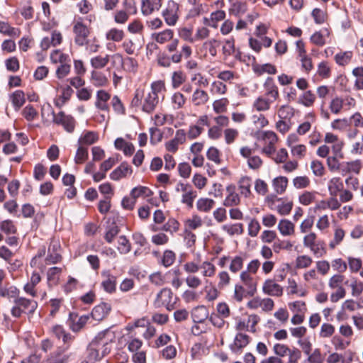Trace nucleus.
Returning <instances> with one entry per match:
<instances>
[{
  "label": "nucleus",
  "mask_w": 363,
  "mask_h": 363,
  "mask_svg": "<svg viewBox=\"0 0 363 363\" xmlns=\"http://www.w3.org/2000/svg\"><path fill=\"white\" fill-rule=\"evenodd\" d=\"M174 32L170 28H166L160 32H155L152 33L151 39L153 40L152 43H148L146 45L147 53L148 52H152L154 50H158L159 45H164L170 43L175 38Z\"/></svg>",
  "instance_id": "9b49d317"
},
{
  "label": "nucleus",
  "mask_w": 363,
  "mask_h": 363,
  "mask_svg": "<svg viewBox=\"0 0 363 363\" xmlns=\"http://www.w3.org/2000/svg\"><path fill=\"white\" fill-rule=\"evenodd\" d=\"M229 100L227 98H220L213 102V110L216 114H223L227 111L229 105Z\"/></svg>",
  "instance_id": "338daca9"
},
{
  "label": "nucleus",
  "mask_w": 363,
  "mask_h": 363,
  "mask_svg": "<svg viewBox=\"0 0 363 363\" xmlns=\"http://www.w3.org/2000/svg\"><path fill=\"white\" fill-rule=\"evenodd\" d=\"M250 340L251 337L248 335L238 333L236 334L233 344L230 345V348L233 353L240 354L242 350L249 345Z\"/></svg>",
  "instance_id": "a211bd4d"
},
{
  "label": "nucleus",
  "mask_w": 363,
  "mask_h": 363,
  "mask_svg": "<svg viewBox=\"0 0 363 363\" xmlns=\"http://www.w3.org/2000/svg\"><path fill=\"white\" fill-rule=\"evenodd\" d=\"M112 59H118L122 63L123 69L128 72L135 73L137 72L138 63V61L131 57L123 58L122 55L116 53L112 55Z\"/></svg>",
  "instance_id": "c85d7f7f"
},
{
  "label": "nucleus",
  "mask_w": 363,
  "mask_h": 363,
  "mask_svg": "<svg viewBox=\"0 0 363 363\" xmlns=\"http://www.w3.org/2000/svg\"><path fill=\"white\" fill-rule=\"evenodd\" d=\"M165 91V85L162 81H156L151 84L150 91L143 92L142 111L147 113L153 112L159 104L160 94Z\"/></svg>",
  "instance_id": "7ed1b4c3"
},
{
  "label": "nucleus",
  "mask_w": 363,
  "mask_h": 363,
  "mask_svg": "<svg viewBox=\"0 0 363 363\" xmlns=\"http://www.w3.org/2000/svg\"><path fill=\"white\" fill-rule=\"evenodd\" d=\"M72 32L74 43L79 47H83L91 33V28L85 23L82 17H79L72 23Z\"/></svg>",
  "instance_id": "0eeeda50"
},
{
  "label": "nucleus",
  "mask_w": 363,
  "mask_h": 363,
  "mask_svg": "<svg viewBox=\"0 0 363 363\" xmlns=\"http://www.w3.org/2000/svg\"><path fill=\"white\" fill-rule=\"evenodd\" d=\"M316 101V96L312 90L303 91L299 96L297 103L305 107H312Z\"/></svg>",
  "instance_id": "79ce46f5"
},
{
  "label": "nucleus",
  "mask_w": 363,
  "mask_h": 363,
  "mask_svg": "<svg viewBox=\"0 0 363 363\" xmlns=\"http://www.w3.org/2000/svg\"><path fill=\"white\" fill-rule=\"evenodd\" d=\"M300 62L301 69L306 74H309L314 68L312 57L308 54L297 57Z\"/></svg>",
  "instance_id": "13d9d810"
},
{
  "label": "nucleus",
  "mask_w": 363,
  "mask_h": 363,
  "mask_svg": "<svg viewBox=\"0 0 363 363\" xmlns=\"http://www.w3.org/2000/svg\"><path fill=\"white\" fill-rule=\"evenodd\" d=\"M352 74L356 78L354 89L357 91L363 90V66L354 67Z\"/></svg>",
  "instance_id": "774afa93"
},
{
  "label": "nucleus",
  "mask_w": 363,
  "mask_h": 363,
  "mask_svg": "<svg viewBox=\"0 0 363 363\" xmlns=\"http://www.w3.org/2000/svg\"><path fill=\"white\" fill-rule=\"evenodd\" d=\"M240 280L245 287L249 289V291L257 293L259 278L254 274L242 271L240 274Z\"/></svg>",
  "instance_id": "393cba45"
},
{
  "label": "nucleus",
  "mask_w": 363,
  "mask_h": 363,
  "mask_svg": "<svg viewBox=\"0 0 363 363\" xmlns=\"http://www.w3.org/2000/svg\"><path fill=\"white\" fill-rule=\"evenodd\" d=\"M353 57L354 53L352 51L340 50L334 56V61L339 67H345L351 63Z\"/></svg>",
  "instance_id": "e433bc0d"
},
{
  "label": "nucleus",
  "mask_w": 363,
  "mask_h": 363,
  "mask_svg": "<svg viewBox=\"0 0 363 363\" xmlns=\"http://www.w3.org/2000/svg\"><path fill=\"white\" fill-rule=\"evenodd\" d=\"M181 8V4L176 1L167 0L161 13L167 26H174L177 25L180 18Z\"/></svg>",
  "instance_id": "6e6552de"
},
{
  "label": "nucleus",
  "mask_w": 363,
  "mask_h": 363,
  "mask_svg": "<svg viewBox=\"0 0 363 363\" xmlns=\"http://www.w3.org/2000/svg\"><path fill=\"white\" fill-rule=\"evenodd\" d=\"M274 279H266L262 285L263 293L272 296H281L283 295V288Z\"/></svg>",
  "instance_id": "5701e85b"
},
{
  "label": "nucleus",
  "mask_w": 363,
  "mask_h": 363,
  "mask_svg": "<svg viewBox=\"0 0 363 363\" xmlns=\"http://www.w3.org/2000/svg\"><path fill=\"white\" fill-rule=\"evenodd\" d=\"M111 310V307L108 303H101L92 309L91 315L94 320L101 321L106 318Z\"/></svg>",
  "instance_id": "2f4dec72"
},
{
  "label": "nucleus",
  "mask_w": 363,
  "mask_h": 363,
  "mask_svg": "<svg viewBox=\"0 0 363 363\" xmlns=\"http://www.w3.org/2000/svg\"><path fill=\"white\" fill-rule=\"evenodd\" d=\"M331 343L336 350H345L351 345L350 340H346L339 335L332 337Z\"/></svg>",
  "instance_id": "0e129e2a"
},
{
  "label": "nucleus",
  "mask_w": 363,
  "mask_h": 363,
  "mask_svg": "<svg viewBox=\"0 0 363 363\" xmlns=\"http://www.w3.org/2000/svg\"><path fill=\"white\" fill-rule=\"evenodd\" d=\"M288 182V178L284 176L274 178L272 180V186L276 193L278 194H284L286 190Z\"/></svg>",
  "instance_id": "5fc2aeb1"
},
{
  "label": "nucleus",
  "mask_w": 363,
  "mask_h": 363,
  "mask_svg": "<svg viewBox=\"0 0 363 363\" xmlns=\"http://www.w3.org/2000/svg\"><path fill=\"white\" fill-rule=\"evenodd\" d=\"M152 194H154V193L149 187L138 186L131 190L130 196L135 199L140 197L146 199L147 197H150Z\"/></svg>",
  "instance_id": "4d7b16f0"
},
{
  "label": "nucleus",
  "mask_w": 363,
  "mask_h": 363,
  "mask_svg": "<svg viewBox=\"0 0 363 363\" xmlns=\"http://www.w3.org/2000/svg\"><path fill=\"white\" fill-rule=\"evenodd\" d=\"M273 250L275 253L279 254L281 250L291 251L294 247V243L288 240H277L274 242Z\"/></svg>",
  "instance_id": "69168bd1"
},
{
  "label": "nucleus",
  "mask_w": 363,
  "mask_h": 363,
  "mask_svg": "<svg viewBox=\"0 0 363 363\" xmlns=\"http://www.w3.org/2000/svg\"><path fill=\"white\" fill-rule=\"evenodd\" d=\"M330 35V31L328 29L315 32L310 38V41L312 44L323 47L326 44V36Z\"/></svg>",
  "instance_id": "49530a36"
},
{
  "label": "nucleus",
  "mask_w": 363,
  "mask_h": 363,
  "mask_svg": "<svg viewBox=\"0 0 363 363\" xmlns=\"http://www.w3.org/2000/svg\"><path fill=\"white\" fill-rule=\"evenodd\" d=\"M256 293L249 291V289L245 287L242 284H236L234 287V293L233 298L235 301L238 303L242 301L245 298L247 297H253Z\"/></svg>",
  "instance_id": "c9c22d12"
},
{
  "label": "nucleus",
  "mask_w": 363,
  "mask_h": 363,
  "mask_svg": "<svg viewBox=\"0 0 363 363\" xmlns=\"http://www.w3.org/2000/svg\"><path fill=\"white\" fill-rule=\"evenodd\" d=\"M42 277L37 271H33L29 281L23 286V291L26 294L35 298L38 296L36 286L41 281Z\"/></svg>",
  "instance_id": "4be33fe9"
},
{
  "label": "nucleus",
  "mask_w": 363,
  "mask_h": 363,
  "mask_svg": "<svg viewBox=\"0 0 363 363\" xmlns=\"http://www.w3.org/2000/svg\"><path fill=\"white\" fill-rule=\"evenodd\" d=\"M180 228L179 222L174 218H169L162 226H161L162 231L167 232L171 235L177 233Z\"/></svg>",
  "instance_id": "680f3d73"
},
{
  "label": "nucleus",
  "mask_w": 363,
  "mask_h": 363,
  "mask_svg": "<svg viewBox=\"0 0 363 363\" xmlns=\"http://www.w3.org/2000/svg\"><path fill=\"white\" fill-rule=\"evenodd\" d=\"M209 99V95L206 91L196 88L190 98V101L194 106L201 107L206 105Z\"/></svg>",
  "instance_id": "bb28decb"
},
{
  "label": "nucleus",
  "mask_w": 363,
  "mask_h": 363,
  "mask_svg": "<svg viewBox=\"0 0 363 363\" xmlns=\"http://www.w3.org/2000/svg\"><path fill=\"white\" fill-rule=\"evenodd\" d=\"M228 91V87L225 84L220 80L213 81L210 86V93L213 96L225 95Z\"/></svg>",
  "instance_id": "e2e57ef3"
},
{
  "label": "nucleus",
  "mask_w": 363,
  "mask_h": 363,
  "mask_svg": "<svg viewBox=\"0 0 363 363\" xmlns=\"http://www.w3.org/2000/svg\"><path fill=\"white\" fill-rule=\"evenodd\" d=\"M102 281L101 286L102 289L108 294H113L116 291L117 277L112 274L109 270L101 272Z\"/></svg>",
  "instance_id": "6ab92c4d"
},
{
  "label": "nucleus",
  "mask_w": 363,
  "mask_h": 363,
  "mask_svg": "<svg viewBox=\"0 0 363 363\" xmlns=\"http://www.w3.org/2000/svg\"><path fill=\"white\" fill-rule=\"evenodd\" d=\"M247 57L248 60L251 62L253 72L257 76L259 77L265 73L269 74H275L277 72L275 65L271 63L260 65L257 62V59L255 56L247 55Z\"/></svg>",
  "instance_id": "2eb2a0df"
},
{
  "label": "nucleus",
  "mask_w": 363,
  "mask_h": 363,
  "mask_svg": "<svg viewBox=\"0 0 363 363\" xmlns=\"http://www.w3.org/2000/svg\"><path fill=\"white\" fill-rule=\"evenodd\" d=\"M112 55L106 54L104 55H97L90 60V64L94 70H99L104 68L108 64Z\"/></svg>",
  "instance_id": "58836bf2"
},
{
  "label": "nucleus",
  "mask_w": 363,
  "mask_h": 363,
  "mask_svg": "<svg viewBox=\"0 0 363 363\" xmlns=\"http://www.w3.org/2000/svg\"><path fill=\"white\" fill-rule=\"evenodd\" d=\"M341 206L339 200L335 197H329L327 199L317 201L313 208L314 212L322 211L325 210L336 211Z\"/></svg>",
  "instance_id": "aec40b11"
},
{
  "label": "nucleus",
  "mask_w": 363,
  "mask_h": 363,
  "mask_svg": "<svg viewBox=\"0 0 363 363\" xmlns=\"http://www.w3.org/2000/svg\"><path fill=\"white\" fill-rule=\"evenodd\" d=\"M316 74L323 79H328L332 76V67L328 61L322 60L317 65Z\"/></svg>",
  "instance_id": "c03bdc74"
},
{
  "label": "nucleus",
  "mask_w": 363,
  "mask_h": 363,
  "mask_svg": "<svg viewBox=\"0 0 363 363\" xmlns=\"http://www.w3.org/2000/svg\"><path fill=\"white\" fill-rule=\"evenodd\" d=\"M178 298L174 296L172 290L169 287H164L157 294L153 301L155 308H165L171 311L176 308Z\"/></svg>",
  "instance_id": "20e7f679"
},
{
  "label": "nucleus",
  "mask_w": 363,
  "mask_h": 363,
  "mask_svg": "<svg viewBox=\"0 0 363 363\" xmlns=\"http://www.w3.org/2000/svg\"><path fill=\"white\" fill-rule=\"evenodd\" d=\"M328 188L330 196L336 198L339 192L344 188V184L340 177H333L328 182Z\"/></svg>",
  "instance_id": "de8ad7c7"
},
{
  "label": "nucleus",
  "mask_w": 363,
  "mask_h": 363,
  "mask_svg": "<svg viewBox=\"0 0 363 363\" xmlns=\"http://www.w3.org/2000/svg\"><path fill=\"white\" fill-rule=\"evenodd\" d=\"M38 306V303L35 299L19 296L13 301L11 314L17 319H20L23 316L30 317L35 313Z\"/></svg>",
  "instance_id": "f03ea898"
},
{
  "label": "nucleus",
  "mask_w": 363,
  "mask_h": 363,
  "mask_svg": "<svg viewBox=\"0 0 363 363\" xmlns=\"http://www.w3.org/2000/svg\"><path fill=\"white\" fill-rule=\"evenodd\" d=\"M272 351L275 357L279 359L288 357V361L285 363H298L301 358V351L295 347H289L284 343H275L272 347Z\"/></svg>",
  "instance_id": "423d86ee"
},
{
  "label": "nucleus",
  "mask_w": 363,
  "mask_h": 363,
  "mask_svg": "<svg viewBox=\"0 0 363 363\" xmlns=\"http://www.w3.org/2000/svg\"><path fill=\"white\" fill-rule=\"evenodd\" d=\"M62 247L59 240L52 238L50 240L45 262L47 265H53L62 261Z\"/></svg>",
  "instance_id": "f8f14e48"
},
{
  "label": "nucleus",
  "mask_w": 363,
  "mask_h": 363,
  "mask_svg": "<svg viewBox=\"0 0 363 363\" xmlns=\"http://www.w3.org/2000/svg\"><path fill=\"white\" fill-rule=\"evenodd\" d=\"M50 60L53 64H65L71 62L69 56L60 50H55L50 53Z\"/></svg>",
  "instance_id": "6e6d98bb"
},
{
  "label": "nucleus",
  "mask_w": 363,
  "mask_h": 363,
  "mask_svg": "<svg viewBox=\"0 0 363 363\" xmlns=\"http://www.w3.org/2000/svg\"><path fill=\"white\" fill-rule=\"evenodd\" d=\"M324 141L326 143L333 144V151L336 155L338 152H341L342 148L344 145L343 141L342 140H340L337 135H335L334 133H327L325 134Z\"/></svg>",
  "instance_id": "37998d69"
},
{
  "label": "nucleus",
  "mask_w": 363,
  "mask_h": 363,
  "mask_svg": "<svg viewBox=\"0 0 363 363\" xmlns=\"http://www.w3.org/2000/svg\"><path fill=\"white\" fill-rule=\"evenodd\" d=\"M318 193L315 191H304L298 196V201L303 206L315 203Z\"/></svg>",
  "instance_id": "09e8293b"
},
{
  "label": "nucleus",
  "mask_w": 363,
  "mask_h": 363,
  "mask_svg": "<svg viewBox=\"0 0 363 363\" xmlns=\"http://www.w3.org/2000/svg\"><path fill=\"white\" fill-rule=\"evenodd\" d=\"M183 192L182 195V203L185 204L189 208L193 207L194 201L197 197V192L189 184L179 183L178 184Z\"/></svg>",
  "instance_id": "f3484780"
},
{
  "label": "nucleus",
  "mask_w": 363,
  "mask_h": 363,
  "mask_svg": "<svg viewBox=\"0 0 363 363\" xmlns=\"http://www.w3.org/2000/svg\"><path fill=\"white\" fill-rule=\"evenodd\" d=\"M19 289L9 282H6L4 286L0 287V297L15 300L20 295Z\"/></svg>",
  "instance_id": "473e14b6"
},
{
  "label": "nucleus",
  "mask_w": 363,
  "mask_h": 363,
  "mask_svg": "<svg viewBox=\"0 0 363 363\" xmlns=\"http://www.w3.org/2000/svg\"><path fill=\"white\" fill-rule=\"evenodd\" d=\"M90 82L95 87H106L109 84V80L106 74L99 70H92L90 75Z\"/></svg>",
  "instance_id": "7c9ffc66"
},
{
  "label": "nucleus",
  "mask_w": 363,
  "mask_h": 363,
  "mask_svg": "<svg viewBox=\"0 0 363 363\" xmlns=\"http://www.w3.org/2000/svg\"><path fill=\"white\" fill-rule=\"evenodd\" d=\"M278 230L282 235L290 236L295 233V225L287 219H281L278 224Z\"/></svg>",
  "instance_id": "603ef678"
},
{
  "label": "nucleus",
  "mask_w": 363,
  "mask_h": 363,
  "mask_svg": "<svg viewBox=\"0 0 363 363\" xmlns=\"http://www.w3.org/2000/svg\"><path fill=\"white\" fill-rule=\"evenodd\" d=\"M263 87L264 89L263 96L272 99L274 101H276L279 98V88L272 77H267L266 79Z\"/></svg>",
  "instance_id": "cd10ccee"
},
{
  "label": "nucleus",
  "mask_w": 363,
  "mask_h": 363,
  "mask_svg": "<svg viewBox=\"0 0 363 363\" xmlns=\"http://www.w3.org/2000/svg\"><path fill=\"white\" fill-rule=\"evenodd\" d=\"M101 340H93L89 345L88 358L90 361H99L105 355V352H101Z\"/></svg>",
  "instance_id": "b1692460"
},
{
  "label": "nucleus",
  "mask_w": 363,
  "mask_h": 363,
  "mask_svg": "<svg viewBox=\"0 0 363 363\" xmlns=\"http://www.w3.org/2000/svg\"><path fill=\"white\" fill-rule=\"evenodd\" d=\"M111 99V95L108 91L104 89H99L96 94L95 107L100 111L108 113L110 106L108 102Z\"/></svg>",
  "instance_id": "412c9836"
},
{
  "label": "nucleus",
  "mask_w": 363,
  "mask_h": 363,
  "mask_svg": "<svg viewBox=\"0 0 363 363\" xmlns=\"http://www.w3.org/2000/svg\"><path fill=\"white\" fill-rule=\"evenodd\" d=\"M99 134L96 132L86 130L83 133L78 140V144L83 146H89L99 140Z\"/></svg>",
  "instance_id": "a19ab883"
},
{
  "label": "nucleus",
  "mask_w": 363,
  "mask_h": 363,
  "mask_svg": "<svg viewBox=\"0 0 363 363\" xmlns=\"http://www.w3.org/2000/svg\"><path fill=\"white\" fill-rule=\"evenodd\" d=\"M162 0H142L141 11L144 16H149L162 7Z\"/></svg>",
  "instance_id": "72a5a7b5"
},
{
  "label": "nucleus",
  "mask_w": 363,
  "mask_h": 363,
  "mask_svg": "<svg viewBox=\"0 0 363 363\" xmlns=\"http://www.w3.org/2000/svg\"><path fill=\"white\" fill-rule=\"evenodd\" d=\"M274 101L269 97L263 95H260L252 103V109L259 112H266L271 108L272 104Z\"/></svg>",
  "instance_id": "c756f323"
},
{
  "label": "nucleus",
  "mask_w": 363,
  "mask_h": 363,
  "mask_svg": "<svg viewBox=\"0 0 363 363\" xmlns=\"http://www.w3.org/2000/svg\"><path fill=\"white\" fill-rule=\"evenodd\" d=\"M62 271L63 269L58 267H52L48 269L46 278L48 288L52 289L60 284Z\"/></svg>",
  "instance_id": "a878e982"
},
{
  "label": "nucleus",
  "mask_w": 363,
  "mask_h": 363,
  "mask_svg": "<svg viewBox=\"0 0 363 363\" xmlns=\"http://www.w3.org/2000/svg\"><path fill=\"white\" fill-rule=\"evenodd\" d=\"M179 40L176 38L169 43L166 50L169 53H171L172 62L178 64L182 62V59H188L192 55V48L189 45L184 44L182 46L181 50H178V45Z\"/></svg>",
  "instance_id": "9d476101"
},
{
  "label": "nucleus",
  "mask_w": 363,
  "mask_h": 363,
  "mask_svg": "<svg viewBox=\"0 0 363 363\" xmlns=\"http://www.w3.org/2000/svg\"><path fill=\"white\" fill-rule=\"evenodd\" d=\"M209 313L205 306H199L191 311V318L194 323H203L208 317Z\"/></svg>",
  "instance_id": "ea45409f"
},
{
  "label": "nucleus",
  "mask_w": 363,
  "mask_h": 363,
  "mask_svg": "<svg viewBox=\"0 0 363 363\" xmlns=\"http://www.w3.org/2000/svg\"><path fill=\"white\" fill-rule=\"evenodd\" d=\"M125 38V32L123 30L118 28H112L106 33V39L107 40L116 43L121 42Z\"/></svg>",
  "instance_id": "bf43d9fd"
},
{
  "label": "nucleus",
  "mask_w": 363,
  "mask_h": 363,
  "mask_svg": "<svg viewBox=\"0 0 363 363\" xmlns=\"http://www.w3.org/2000/svg\"><path fill=\"white\" fill-rule=\"evenodd\" d=\"M133 172L132 167L128 164V162H123L121 164L113 170L109 177L113 181H120L123 179L130 177Z\"/></svg>",
  "instance_id": "dca6fc26"
},
{
  "label": "nucleus",
  "mask_w": 363,
  "mask_h": 363,
  "mask_svg": "<svg viewBox=\"0 0 363 363\" xmlns=\"http://www.w3.org/2000/svg\"><path fill=\"white\" fill-rule=\"evenodd\" d=\"M89 320V315H79L76 312H70L67 320V325L72 332L78 333L85 328Z\"/></svg>",
  "instance_id": "4468645a"
},
{
  "label": "nucleus",
  "mask_w": 363,
  "mask_h": 363,
  "mask_svg": "<svg viewBox=\"0 0 363 363\" xmlns=\"http://www.w3.org/2000/svg\"><path fill=\"white\" fill-rule=\"evenodd\" d=\"M187 1L192 6L188 11L186 18L191 19L200 16L203 12V5L201 0H187Z\"/></svg>",
  "instance_id": "3c124183"
},
{
  "label": "nucleus",
  "mask_w": 363,
  "mask_h": 363,
  "mask_svg": "<svg viewBox=\"0 0 363 363\" xmlns=\"http://www.w3.org/2000/svg\"><path fill=\"white\" fill-rule=\"evenodd\" d=\"M0 33L12 38H17L20 37L21 31L20 28L12 26L8 21H0Z\"/></svg>",
  "instance_id": "f704fd0d"
},
{
  "label": "nucleus",
  "mask_w": 363,
  "mask_h": 363,
  "mask_svg": "<svg viewBox=\"0 0 363 363\" xmlns=\"http://www.w3.org/2000/svg\"><path fill=\"white\" fill-rule=\"evenodd\" d=\"M52 122L57 125H61L69 133L74 132L77 124L74 118L72 115L66 114L64 111L57 113L53 112Z\"/></svg>",
  "instance_id": "ddd939ff"
},
{
  "label": "nucleus",
  "mask_w": 363,
  "mask_h": 363,
  "mask_svg": "<svg viewBox=\"0 0 363 363\" xmlns=\"http://www.w3.org/2000/svg\"><path fill=\"white\" fill-rule=\"evenodd\" d=\"M215 205L216 201L209 198H200L196 201V208L201 213H209Z\"/></svg>",
  "instance_id": "8fccbe9b"
},
{
  "label": "nucleus",
  "mask_w": 363,
  "mask_h": 363,
  "mask_svg": "<svg viewBox=\"0 0 363 363\" xmlns=\"http://www.w3.org/2000/svg\"><path fill=\"white\" fill-rule=\"evenodd\" d=\"M138 13V8L134 0H124L123 9L116 10L113 13V19L116 24L125 25L131 16Z\"/></svg>",
  "instance_id": "39448f33"
},
{
  "label": "nucleus",
  "mask_w": 363,
  "mask_h": 363,
  "mask_svg": "<svg viewBox=\"0 0 363 363\" xmlns=\"http://www.w3.org/2000/svg\"><path fill=\"white\" fill-rule=\"evenodd\" d=\"M327 165L330 172L346 176L348 174H359L363 163L359 159L340 162L336 156H330L327 158Z\"/></svg>",
  "instance_id": "f257e3e1"
},
{
  "label": "nucleus",
  "mask_w": 363,
  "mask_h": 363,
  "mask_svg": "<svg viewBox=\"0 0 363 363\" xmlns=\"http://www.w3.org/2000/svg\"><path fill=\"white\" fill-rule=\"evenodd\" d=\"M238 191L240 194L245 198L251 196L252 178L249 176L242 177L238 182Z\"/></svg>",
  "instance_id": "4c0bfd02"
},
{
  "label": "nucleus",
  "mask_w": 363,
  "mask_h": 363,
  "mask_svg": "<svg viewBox=\"0 0 363 363\" xmlns=\"http://www.w3.org/2000/svg\"><path fill=\"white\" fill-rule=\"evenodd\" d=\"M9 99L16 111L20 110L26 102L25 93L22 90H16L9 96Z\"/></svg>",
  "instance_id": "a18cd8bd"
},
{
  "label": "nucleus",
  "mask_w": 363,
  "mask_h": 363,
  "mask_svg": "<svg viewBox=\"0 0 363 363\" xmlns=\"http://www.w3.org/2000/svg\"><path fill=\"white\" fill-rule=\"evenodd\" d=\"M303 246L308 248L316 257H322L327 253L325 242L318 240L316 233L310 232L303 237Z\"/></svg>",
  "instance_id": "1a4fd4ad"
},
{
  "label": "nucleus",
  "mask_w": 363,
  "mask_h": 363,
  "mask_svg": "<svg viewBox=\"0 0 363 363\" xmlns=\"http://www.w3.org/2000/svg\"><path fill=\"white\" fill-rule=\"evenodd\" d=\"M328 107L330 113L335 115L340 114L345 110V100L342 97L337 96L330 100Z\"/></svg>",
  "instance_id": "864d4df0"
},
{
  "label": "nucleus",
  "mask_w": 363,
  "mask_h": 363,
  "mask_svg": "<svg viewBox=\"0 0 363 363\" xmlns=\"http://www.w3.org/2000/svg\"><path fill=\"white\" fill-rule=\"evenodd\" d=\"M245 257L241 255H236L230 258L229 270L233 274H237L243 269Z\"/></svg>",
  "instance_id": "052dcab7"
}]
</instances>
